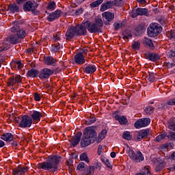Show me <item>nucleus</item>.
Segmentation results:
<instances>
[{
	"mask_svg": "<svg viewBox=\"0 0 175 175\" xmlns=\"http://www.w3.org/2000/svg\"><path fill=\"white\" fill-rule=\"evenodd\" d=\"M87 167H88V166L85 165V163L81 162L78 164L77 170L80 172H85V169H87Z\"/></svg>",
	"mask_w": 175,
	"mask_h": 175,
	"instance_id": "obj_35",
	"label": "nucleus"
},
{
	"mask_svg": "<svg viewBox=\"0 0 175 175\" xmlns=\"http://www.w3.org/2000/svg\"><path fill=\"white\" fill-rule=\"evenodd\" d=\"M9 40L11 44H17V43H20L21 40L14 33V34H12L11 36H10Z\"/></svg>",
	"mask_w": 175,
	"mask_h": 175,
	"instance_id": "obj_25",
	"label": "nucleus"
},
{
	"mask_svg": "<svg viewBox=\"0 0 175 175\" xmlns=\"http://www.w3.org/2000/svg\"><path fill=\"white\" fill-rule=\"evenodd\" d=\"M76 29L77 36H84L87 35V23L83 21L81 25L75 27Z\"/></svg>",
	"mask_w": 175,
	"mask_h": 175,
	"instance_id": "obj_10",
	"label": "nucleus"
},
{
	"mask_svg": "<svg viewBox=\"0 0 175 175\" xmlns=\"http://www.w3.org/2000/svg\"><path fill=\"white\" fill-rule=\"evenodd\" d=\"M167 57H169V58H173L175 57V51L171 50L168 53H167Z\"/></svg>",
	"mask_w": 175,
	"mask_h": 175,
	"instance_id": "obj_61",
	"label": "nucleus"
},
{
	"mask_svg": "<svg viewBox=\"0 0 175 175\" xmlns=\"http://www.w3.org/2000/svg\"><path fill=\"white\" fill-rule=\"evenodd\" d=\"M32 122V118H31V117L28 115H25L22 116V119L18 124V126L19 128H31Z\"/></svg>",
	"mask_w": 175,
	"mask_h": 175,
	"instance_id": "obj_8",
	"label": "nucleus"
},
{
	"mask_svg": "<svg viewBox=\"0 0 175 175\" xmlns=\"http://www.w3.org/2000/svg\"><path fill=\"white\" fill-rule=\"evenodd\" d=\"M122 36H123L122 38L124 40H129V39H132V33L129 32V33L124 32Z\"/></svg>",
	"mask_w": 175,
	"mask_h": 175,
	"instance_id": "obj_48",
	"label": "nucleus"
},
{
	"mask_svg": "<svg viewBox=\"0 0 175 175\" xmlns=\"http://www.w3.org/2000/svg\"><path fill=\"white\" fill-rule=\"evenodd\" d=\"M81 13H83V8H79L75 11L76 16H79V14H81Z\"/></svg>",
	"mask_w": 175,
	"mask_h": 175,
	"instance_id": "obj_63",
	"label": "nucleus"
},
{
	"mask_svg": "<svg viewBox=\"0 0 175 175\" xmlns=\"http://www.w3.org/2000/svg\"><path fill=\"white\" fill-rule=\"evenodd\" d=\"M15 77V80L17 83V84H18L19 83H21V81H23V79H21V75H14Z\"/></svg>",
	"mask_w": 175,
	"mask_h": 175,
	"instance_id": "obj_60",
	"label": "nucleus"
},
{
	"mask_svg": "<svg viewBox=\"0 0 175 175\" xmlns=\"http://www.w3.org/2000/svg\"><path fill=\"white\" fill-rule=\"evenodd\" d=\"M150 122H151V120L150 118H142L137 120L135 122L134 126L136 129H140V128H145V126H148V125H150Z\"/></svg>",
	"mask_w": 175,
	"mask_h": 175,
	"instance_id": "obj_9",
	"label": "nucleus"
},
{
	"mask_svg": "<svg viewBox=\"0 0 175 175\" xmlns=\"http://www.w3.org/2000/svg\"><path fill=\"white\" fill-rule=\"evenodd\" d=\"M10 47V44L8 43H3V46H0V53L1 51H6V50H9Z\"/></svg>",
	"mask_w": 175,
	"mask_h": 175,
	"instance_id": "obj_52",
	"label": "nucleus"
},
{
	"mask_svg": "<svg viewBox=\"0 0 175 175\" xmlns=\"http://www.w3.org/2000/svg\"><path fill=\"white\" fill-rule=\"evenodd\" d=\"M162 31V27L158 23H152L148 27L147 33L150 38H155L158 36Z\"/></svg>",
	"mask_w": 175,
	"mask_h": 175,
	"instance_id": "obj_5",
	"label": "nucleus"
},
{
	"mask_svg": "<svg viewBox=\"0 0 175 175\" xmlns=\"http://www.w3.org/2000/svg\"><path fill=\"white\" fill-rule=\"evenodd\" d=\"M28 172V167L25 165H19L18 167L12 170L13 175H25V173Z\"/></svg>",
	"mask_w": 175,
	"mask_h": 175,
	"instance_id": "obj_14",
	"label": "nucleus"
},
{
	"mask_svg": "<svg viewBox=\"0 0 175 175\" xmlns=\"http://www.w3.org/2000/svg\"><path fill=\"white\" fill-rule=\"evenodd\" d=\"M115 119L118 121V122L121 125H125L126 124V122H128V120H126V118L125 116H121L120 115H117L115 116Z\"/></svg>",
	"mask_w": 175,
	"mask_h": 175,
	"instance_id": "obj_31",
	"label": "nucleus"
},
{
	"mask_svg": "<svg viewBox=\"0 0 175 175\" xmlns=\"http://www.w3.org/2000/svg\"><path fill=\"white\" fill-rule=\"evenodd\" d=\"M113 6V1H105L103 3L100 8V12H105V10H107V9H110Z\"/></svg>",
	"mask_w": 175,
	"mask_h": 175,
	"instance_id": "obj_26",
	"label": "nucleus"
},
{
	"mask_svg": "<svg viewBox=\"0 0 175 175\" xmlns=\"http://www.w3.org/2000/svg\"><path fill=\"white\" fill-rule=\"evenodd\" d=\"M94 172H95V167L93 165H90L89 168H87L84 172L85 175H92L94 174Z\"/></svg>",
	"mask_w": 175,
	"mask_h": 175,
	"instance_id": "obj_36",
	"label": "nucleus"
},
{
	"mask_svg": "<svg viewBox=\"0 0 175 175\" xmlns=\"http://www.w3.org/2000/svg\"><path fill=\"white\" fill-rule=\"evenodd\" d=\"M144 111L146 114H152L154 113V107L148 106L145 108Z\"/></svg>",
	"mask_w": 175,
	"mask_h": 175,
	"instance_id": "obj_46",
	"label": "nucleus"
},
{
	"mask_svg": "<svg viewBox=\"0 0 175 175\" xmlns=\"http://www.w3.org/2000/svg\"><path fill=\"white\" fill-rule=\"evenodd\" d=\"M76 27L75 26L70 27L65 34L66 40H72L75 36H76Z\"/></svg>",
	"mask_w": 175,
	"mask_h": 175,
	"instance_id": "obj_15",
	"label": "nucleus"
},
{
	"mask_svg": "<svg viewBox=\"0 0 175 175\" xmlns=\"http://www.w3.org/2000/svg\"><path fill=\"white\" fill-rule=\"evenodd\" d=\"M62 14V11L61 10H57L55 12L51 13L46 18V20L49 21V23H53L57 18H59V17Z\"/></svg>",
	"mask_w": 175,
	"mask_h": 175,
	"instance_id": "obj_16",
	"label": "nucleus"
},
{
	"mask_svg": "<svg viewBox=\"0 0 175 175\" xmlns=\"http://www.w3.org/2000/svg\"><path fill=\"white\" fill-rule=\"evenodd\" d=\"M1 139L4 142H12L14 139V136L12 133H7L2 135Z\"/></svg>",
	"mask_w": 175,
	"mask_h": 175,
	"instance_id": "obj_29",
	"label": "nucleus"
},
{
	"mask_svg": "<svg viewBox=\"0 0 175 175\" xmlns=\"http://www.w3.org/2000/svg\"><path fill=\"white\" fill-rule=\"evenodd\" d=\"M52 49L55 53H57V51H59V49H61V46L59 45V42H55L52 45Z\"/></svg>",
	"mask_w": 175,
	"mask_h": 175,
	"instance_id": "obj_42",
	"label": "nucleus"
},
{
	"mask_svg": "<svg viewBox=\"0 0 175 175\" xmlns=\"http://www.w3.org/2000/svg\"><path fill=\"white\" fill-rule=\"evenodd\" d=\"M11 31L15 33L16 36L21 40L24 39V38L27 36V32L25 31V29L20 28V26L18 25H14L11 28Z\"/></svg>",
	"mask_w": 175,
	"mask_h": 175,
	"instance_id": "obj_7",
	"label": "nucleus"
},
{
	"mask_svg": "<svg viewBox=\"0 0 175 175\" xmlns=\"http://www.w3.org/2000/svg\"><path fill=\"white\" fill-rule=\"evenodd\" d=\"M129 157L135 163H140L144 161V156L140 151H137L135 152V150L129 148Z\"/></svg>",
	"mask_w": 175,
	"mask_h": 175,
	"instance_id": "obj_4",
	"label": "nucleus"
},
{
	"mask_svg": "<svg viewBox=\"0 0 175 175\" xmlns=\"http://www.w3.org/2000/svg\"><path fill=\"white\" fill-rule=\"evenodd\" d=\"M143 43L144 46L148 47V49H150V50H154V49H155V46H154V44L152 43V40L150 38H145L143 40Z\"/></svg>",
	"mask_w": 175,
	"mask_h": 175,
	"instance_id": "obj_24",
	"label": "nucleus"
},
{
	"mask_svg": "<svg viewBox=\"0 0 175 175\" xmlns=\"http://www.w3.org/2000/svg\"><path fill=\"white\" fill-rule=\"evenodd\" d=\"M54 70L50 68H43L39 73V77L42 80H46V79H49L50 76L53 75Z\"/></svg>",
	"mask_w": 175,
	"mask_h": 175,
	"instance_id": "obj_13",
	"label": "nucleus"
},
{
	"mask_svg": "<svg viewBox=\"0 0 175 175\" xmlns=\"http://www.w3.org/2000/svg\"><path fill=\"white\" fill-rule=\"evenodd\" d=\"M53 40L55 42V43H58V41L61 40V37H59V35L55 34L53 36Z\"/></svg>",
	"mask_w": 175,
	"mask_h": 175,
	"instance_id": "obj_58",
	"label": "nucleus"
},
{
	"mask_svg": "<svg viewBox=\"0 0 175 175\" xmlns=\"http://www.w3.org/2000/svg\"><path fill=\"white\" fill-rule=\"evenodd\" d=\"M163 167H165V164L163 163H159V164H157L156 165L155 171L161 172V170H162V169H163Z\"/></svg>",
	"mask_w": 175,
	"mask_h": 175,
	"instance_id": "obj_51",
	"label": "nucleus"
},
{
	"mask_svg": "<svg viewBox=\"0 0 175 175\" xmlns=\"http://www.w3.org/2000/svg\"><path fill=\"white\" fill-rule=\"evenodd\" d=\"M39 75V71L35 68H31L27 73V77H36Z\"/></svg>",
	"mask_w": 175,
	"mask_h": 175,
	"instance_id": "obj_32",
	"label": "nucleus"
},
{
	"mask_svg": "<svg viewBox=\"0 0 175 175\" xmlns=\"http://www.w3.org/2000/svg\"><path fill=\"white\" fill-rule=\"evenodd\" d=\"M141 173L144 175H151L150 166H146Z\"/></svg>",
	"mask_w": 175,
	"mask_h": 175,
	"instance_id": "obj_50",
	"label": "nucleus"
},
{
	"mask_svg": "<svg viewBox=\"0 0 175 175\" xmlns=\"http://www.w3.org/2000/svg\"><path fill=\"white\" fill-rule=\"evenodd\" d=\"M166 105L167 106H175V98L168 100Z\"/></svg>",
	"mask_w": 175,
	"mask_h": 175,
	"instance_id": "obj_56",
	"label": "nucleus"
},
{
	"mask_svg": "<svg viewBox=\"0 0 175 175\" xmlns=\"http://www.w3.org/2000/svg\"><path fill=\"white\" fill-rule=\"evenodd\" d=\"M75 62L76 64H78L79 65H83V64H85V59L84 58V55H83V53H81L75 55Z\"/></svg>",
	"mask_w": 175,
	"mask_h": 175,
	"instance_id": "obj_21",
	"label": "nucleus"
},
{
	"mask_svg": "<svg viewBox=\"0 0 175 175\" xmlns=\"http://www.w3.org/2000/svg\"><path fill=\"white\" fill-rule=\"evenodd\" d=\"M115 31H118L122 27V23H115L113 24Z\"/></svg>",
	"mask_w": 175,
	"mask_h": 175,
	"instance_id": "obj_57",
	"label": "nucleus"
},
{
	"mask_svg": "<svg viewBox=\"0 0 175 175\" xmlns=\"http://www.w3.org/2000/svg\"><path fill=\"white\" fill-rule=\"evenodd\" d=\"M135 31L136 36H139V35L146 32V27L144 25H138L135 28Z\"/></svg>",
	"mask_w": 175,
	"mask_h": 175,
	"instance_id": "obj_28",
	"label": "nucleus"
},
{
	"mask_svg": "<svg viewBox=\"0 0 175 175\" xmlns=\"http://www.w3.org/2000/svg\"><path fill=\"white\" fill-rule=\"evenodd\" d=\"M43 117L42 112L38 111H33L30 115V118L32 120V122L38 123L40 121V119Z\"/></svg>",
	"mask_w": 175,
	"mask_h": 175,
	"instance_id": "obj_20",
	"label": "nucleus"
},
{
	"mask_svg": "<svg viewBox=\"0 0 175 175\" xmlns=\"http://www.w3.org/2000/svg\"><path fill=\"white\" fill-rule=\"evenodd\" d=\"M83 72L88 75H92L96 72V66L95 64H85Z\"/></svg>",
	"mask_w": 175,
	"mask_h": 175,
	"instance_id": "obj_19",
	"label": "nucleus"
},
{
	"mask_svg": "<svg viewBox=\"0 0 175 175\" xmlns=\"http://www.w3.org/2000/svg\"><path fill=\"white\" fill-rule=\"evenodd\" d=\"M168 128L169 129H171V131H174L175 132V120H170Z\"/></svg>",
	"mask_w": 175,
	"mask_h": 175,
	"instance_id": "obj_49",
	"label": "nucleus"
},
{
	"mask_svg": "<svg viewBox=\"0 0 175 175\" xmlns=\"http://www.w3.org/2000/svg\"><path fill=\"white\" fill-rule=\"evenodd\" d=\"M174 147V144L173 143L165 144L164 145L161 146V148H168V150H173Z\"/></svg>",
	"mask_w": 175,
	"mask_h": 175,
	"instance_id": "obj_44",
	"label": "nucleus"
},
{
	"mask_svg": "<svg viewBox=\"0 0 175 175\" xmlns=\"http://www.w3.org/2000/svg\"><path fill=\"white\" fill-rule=\"evenodd\" d=\"M123 139H125L126 140H132V135H131V133L129 131H125L123 133Z\"/></svg>",
	"mask_w": 175,
	"mask_h": 175,
	"instance_id": "obj_41",
	"label": "nucleus"
},
{
	"mask_svg": "<svg viewBox=\"0 0 175 175\" xmlns=\"http://www.w3.org/2000/svg\"><path fill=\"white\" fill-rule=\"evenodd\" d=\"M55 8H57V4L55 3V1H49L46 6L47 10H49L50 12L55 10Z\"/></svg>",
	"mask_w": 175,
	"mask_h": 175,
	"instance_id": "obj_33",
	"label": "nucleus"
},
{
	"mask_svg": "<svg viewBox=\"0 0 175 175\" xmlns=\"http://www.w3.org/2000/svg\"><path fill=\"white\" fill-rule=\"evenodd\" d=\"M17 83L16 81V78L14 76H12L9 78L8 82V87H10V85H14V84Z\"/></svg>",
	"mask_w": 175,
	"mask_h": 175,
	"instance_id": "obj_37",
	"label": "nucleus"
},
{
	"mask_svg": "<svg viewBox=\"0 0 175 175\" xmlns=\"http://www.w3.org/2000/svg\"><path fill=\"white\" fill-rule=\"evenodd\" d=\"M167 137L169 140H171L172 142L175 141V133L170 131L167 134Z\"/></svg>",
	"mask_w": 175,
	"mask_h": 175,
	"instance_id": "obj_43",
	"label": "nucleus"
},
{
	"mask_svg": "<svg viewBox=\"0 0 175 175\" xmlns=\"http://www.w3.org/2000/svg\"><path fill=\"white\" fill-rule=\"evenodd\" d=\"M8 10L10 13H18L20 12V7L16 3H10L8 5Z\"/></svg>",
	"mask_w": 175,
	"mask_h": 175,
	"instance_id": "obj_23",
	"label": "nucleus"
},
{
	"mask_svg": "<svg viewBox=\"0 0 175 175\" xmlns=\"http://www.w3.org/2000/svg\"><path fill=\"white\" fill-rule=\"evenodd\" d=\"M166 137H167V133L163 132L157 136L154 140L155 142H162V140H165Z\"/></svg>",
	"mask_w": 175,
	"mask_h": 175,
	"instance_id": "obj_34",
	"label": "nucleus"
},
{
	"mask_svg": "<svg viewBox=\"0 0 175 175\" xmlns=\"http://www.w3.org/2000/svg\"><path fill=\"white\" fill-rule=\"evenodd\" d=\"M131 47L133 50H139V49H140V42L134 41L131 44Z\"/></svg>",
	"mask_w": 175,
	"mask_h": 175,
	"instance_id": "obj_38",
	"label": "nucleus"
},
{
	"mask_svg": "<svg viewBox=\"0 0 175 175\" xmlns=\"http://www.w3.org/2000/svg\"><path fill=\"white\" fill-rule=\"evenodd\" d=\"M34 96V100H36V102H39L40 100V94H39V93L36 92L33 94Z\"/></svg>",
	"mask_w": 175,
	"mask_h": 175,
	"instance_id": "obj_59",
	"label": "nucleus"
},
{
	"mask_svg": "<svg viewBox=\"0 0 175 175\" xmlns=\"http://www.w3.org/2000/svg\"><path fill=\"white\" fill-rule=\"evenodd\" d=\"M14 65H17L18 69H21L23 66V64H21V61L20 60L12 62L11 66H14Z\"/></svg>",
	"mask_w": 175,
	"mask_h": 175,
	"instance_id": "obj_40",
	"label": "nucleus"
},
{
	"mask_svg": "<svg viewBox=\"0 0 175 175\" xmlns=\"http://www.w3.org/2000/svg\"><path fill=\"white\" fill-rule=\"evenodd\" d=\"M95 140H96V131L92 127H87L81 139V146L88 147L92 143H95Z\"/></svg>",
	"mask_w": 175,
	"mask_h": 175,
	"instance_id": "obj_2",
	"label": "nucleus"
},
{
	"mask_svg": "<svg viewBox=\"0 0 175 175\" xmlns=\"http://www.w3.org/2000/svg\"><path fill=\"white\" fill-rule=\"evenodd\" d=\"M102 161L105 163V164L106 165V166H107V167H111V163H110V161H109V159L107 158H102L101 159Z\"/></svg>",
	"mask_w": 175,
	"mask_h": 175,
	"instance_id": "obj_54",
	"label": "nucleus"
},
{
	"mask_svg": "<svg viewBox=\"0 0 175 175\" xmlns=\"http://www.w3.org/2000/svg\"><path fill=\"white\" fill-rule=\"evenodd\" d=\"M94 24L100 31H102V28H103V21L100 16H96L95 18Z\"/></svg>",
	"mask_w": 175,
	"mask_h": 175,
	"instance_id": "obj_30",
	"label": "nucleus"
},
{
	"mask_svg": "<svg viewBox=\"0 0 175 175\" xmlns=\"http://www.w3.org/2000/svg\"><path fill=\"white\" fill-rule=\"evenodd\" d=\"M131 16L133 18H136L137 16H148V10L142 8L134 9L132 10Z\"/></svg>",
	"mask_w": 175,
	"mask_h": 175,
	"instance_id": "obj_11",
	"label": "nucleus"
},
{
	"mask_svg": "<svg viewBox=\"0 0 175 175\" xmlns=\"http://www.w3.org/2000/svg\"><path fill=\"white\" fill-rule=\"evenodd\" d=\"M61 159V157L51 156L46 161L37 164V169H42V170H48L49 172H57Z\"/></svg>",
	"mask_w": 175,
	"mask_h": 175,
	"instance_id": "obj_1",
	"label": "nucleus"
},
{
	"mask_svg": "<svg viewBox=\"0 0 175 175\" xmlns=\"http://www.w3.org/2000/svg\"><path fill=\"white\" fill-rule=\"evenodd\" d=\"M148 80L150 83H154V81H155V75H154V73H152V72L149 73L148 77Z\"/></svg>",
	"mask_w": 175,
	"mask_h": 175,
	"instance_id": "obj_53",
	"label": "nucleus"
},
{
	"mask_svg": "<svg viewBox=\"0 0 175 175\" xmlns=\"http://www.w3.org/2000/svg\"><path fill=\"white\" fill-rule=\"evenodd\" d=\"M81 136H83V133L81 131L77 133V134L72 137L70 140V146L72 147H76L79 143H80V140L81 139Z\"/></svg>",
	"mask_w": 175,
	"mask_h": 175,
	"instance_id": "obj_18",
	"label": "nucleus"
},
{
	"mask_svg": "<svg viewBox=\"0 0 175 175\" xmlns=\"http://www.w3.org/2000/svg\"><path fill=\"white\" fill-rule=\"evenodd\" d=\"M80 159L81 161H85L87 163H89L90 159H88V156H87L86 153H82L80 155Z\"/></svg>",
	"mask_w": 175,
	"mask_h": 175,
	"instance_id": "obj_45",
	"label": "nucleus"
},
{
	"mask_svg": "<svg viewBox=\"0 0 175 175\" xmlns=\"http://www.w3.org/2000/svg\"><path fill=\"white\" fill-rule=\"evenodd\" d=\"M44 62L45 65L55 66L57 65V59H54L53 57H45L44 58Z\"/></svg>",
	"mask_w": 175,
	"mask_h": 175,
	"instance_id": "obj_22",
	"label": "nucleus"
},
{
	"mask_svg": "<svg viewBox=\"0 0 175 175\" xmlns=\"http://www.w3.org/2000/svg\"><path fill=\"white\" fill-rule=\"evenodd\" d=\"M95 121H96V118H95L94 116H92L88 119L86 124H88V125H91V124H94Z\"/></svg>",
	"mask_w": 175,
	"mask_h": 175,
	"instance_id": "obj_47",
	"label": "nucleus"
},
{
	"mask_svg": "<svg viewBox=\"0 0 175 175\" xmlns=\"http://www.w3.org/2000/svg\"><path fill=\"white\" fill-rule=\"evenodd\" d=\"M86 27L90 33H99L102 32L99 28L96 27V25L94 23H91L90 21H86Z\"/></svg>",
	"mask_w": 175,
	"mask_h": 175,
	"instance_id": "obj_12",
	"label": "nucleus"
},
{
	"mask_svg": "<svg viewBox=\"0 0 175 175\" xmlns=\"http://www.w3.org/2000/svg\"><path fill=\"white\" fill-rule=\"evenodd\" d=\"M103 3V0H97L90 3V8H97Z\"/></svg>",
	"mask_w": 175,
	"mask_h": 175,
	"instance_id": "obj_39",
	"label": "nucleus"
},
{
	"mask_svg": "<svg viewBox=\"0 0 175 175\" xmlns=\"http://www.w3.org/2000/svg\"><path fill=\"white\" fill-rule=\"evenodd\" d=\"M39 4L35 1L31 0L27 1L23 6L24 12H31L34 16L40 14V12L38 10Z\"/></svg>",
	"mask_w": 175,
	"mask_h": 175,
	"instance_id": "obj_3",
	"label": "nucleus"
},
{
	"mask_svg": "<svg viewBox=\"0 0 175 175\" xmlns=\"http://www.w3.org/2000/svg\"><path fill=\"white\" fill-rule=\"evenodd\" d=\"M102 16L107 21H113L114 19V13L113 12H105L102 14Z\"/></svg>",
	"mask_w": 175,
	"mask_h": 175,
	"instance_id": "obj_27",
	"label": "nucleus"
},
{
	"mask_svg": "<svg viewBox=\"0 0 175 175\" xmlns=\"http://www.w3.org/2000/svg\"><path fill=\"white\" fill-rule=\"evenodd\" d=\"M167 36L170 39H175V31H168L167 33Z\"/></svg>",
	"mask_w": 175,
	"mask_h": 175,
	"instance_id": "obj_55",
	"label": "nucleus"
},
{
	"mask_svg": "<svg viewBox=\"0 0 175 175\" xmlns=\"http://www.w3.org/2000/svg\"><path fill=\"white\" fill-rule=\"evenodd\" d=\"M105 135H103V134H102V133H100L98 137V140H97V143H99V142H100L101 140H103V139H105Z\"/></svg>",
	"mask_w": 175,
	"mask_h": 175,
	"instance_id": "obj_62",
	"label": "nucleus"
},
{
	"mask_svg": "<svg viewBox=\"0 0 175 175\" xmlns=\"http://www.w3.org/2000/svg\"><path fill=\"white\" fill-rule=\"evenodd\" d=\"M144 57L149 61H152V62H155L157 61H159L161 59V56L155 53H150L148 52L144 54Z\"/></svg>",
	"mask_w": 175,
	"mask_h": 175,
	"instance_id": "obj_17",
	"label": "nucleus"
},
{
	"mask_svg": "<svg viewBox=\"0 0 175 175\" xmlns=\"http://www.w3.org/2000/svg\"><path fill=\"white\" fill-rule=\"evenodd\" d=\"M150 135H151V131L150 129H142L135 131L133 137L137 142H140L143 139H146V137L150 136Z\"/></svg>",
	"mask_w": 175,
	"mask_h": 175,
	"instance_id": "obj_6",
	"label": "nucleus"
},
{
	"mask_svg": "<svg viewBox=\"0 0 175 175\" xmlns=\"http://www.w3.org/2000/svg\"><path fill=\"white\" fill-rule=\"evenodd\" d=\"M103 148V146H102V145H99L98 148V154L100 155V154H102V148Z\"/></svg>",
	"mask_w": 175,
	"mask_h": 175,
	"instance_id": "obj_64",
	"label": "nucleus"
}]
</instances>
